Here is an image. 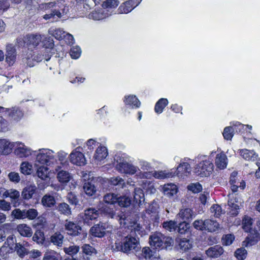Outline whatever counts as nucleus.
Returning a JSON list of instances; mask_svg holds the SVG:
<instances>
[{"mask_svg": "<svg viewBox=\"0 0 260 260\" xmlns=\"http://www.w3.org/2000/svg\"><path fill=\"white\" fill-rule=\"evenodd\" d=\"M115 250L127 254L135 253L141 250L139 238L132 236V234L124 237L119 243H115Z\"/></svg>", "mask_w": 260, "mask_h": 260, "instance_id": "f257e3e1", "label": "nucleus"}, {"mask_svg": "<svg viewBox=\"0 0 260 260\" xmlns=\"http://www.w3.org/2000/svg\"><path fill=\"white\" fill-rule=\"evenodd\" d=\"M149 243L151 246L155 249H171L174 240L170 237L165 236L160 233H156L150 236Z\"/></svg>", "mask_w": 260, "mask_h": 260, "instance_id": "f03ea898", "label": "nucleus"}, {"mask_svg": "<svg viewBox=\"0 0 260 260\" xmlns=\"http://www.w3.org/2000/svg\"><path fill=\"white\" fill-rule=\"evenodd\" d=\"M98 208L100 211V214H103L111 218H116L119 221L121 225L125 224V220L126 218L125 215L124 214H116L114 208L111 205L102 204L99 205Z\"/></svg>", "mask_w": 260, "mask_h": 260, "instance_id": "7ed1b4c3", "label": "nucleus"}, {"mask_svg": "<svg viewBox=\"0 0 260 260\" xmlns=\"http://www.w3.org/2000/svg\"><path fill=\"white\" fill-rule=\"evenodd\" d=\"M116 161V169L121 173L134 174L138 170V168L128 162L124 158L116 156L114 158Z\"/></svg>", "mask_w": 260, "mask_h": 260, "instance_id": "20e7f679", "label": "nucleus"}, {"mask_svg": "<svg viewBox=\"0 0 260 260\" xmlns=\"http://www.w3.org/2000/svg\"><path fill=\"white\" fill-rule=\"evenodd\" d=\"M103 180L101 177H93L91 180L84 183L83 188L85 194L92 198L95 197L97 188Z\"/></svg>", "mask_w": 260, "mask_h": 260, "instance_id": "39448f33", "label": "nucleus"}, {"mask_svg": "<svg viewBox=\"0 0 260 260\" xmlns=\"http://www.w3.org/2000/svg\"><path fill=\"white\" fill-rule=\"evenodd\" d=\"M213 165L210 160H204L198 164L194 169L197 175L202 177L208 176L213 170Z\"/></svg>", "mask_w": 260, "mask_h": 260, "instance_id": "423d86ee", "label": "nucleus"}, {"mask_svg": "<svg viewBox=\"0 0 260 260\" xmlns=\"http://www.w3.org/2000/svg\"><path fill=\"white\" fill-rule=\"evenodd\" d=\"M64 227L67 234L73 237L80 236L82 234V229L76 222L66 219L64 221Z\"/></svg>", "mask_w": 260, "mask_h": 260, "instance_id": "0eeeda50", "label": "nucleus"}, {"mask_svg": "<svg viewBox=\"0 0 260 260\" xmlns=\"http://www.w3.org/2000/svg\"><path fill=\"white\" fill-rule=\"evenodd\" d=\"M53 152L49 149H40L39 153L37 154L36 161L41 164H50L53 159Z\"/></svg>", "mask_w": 260, "mask_h": 260, "instance_id": "6e6552de", "label": "nucleus"}, {"mask_svg": "<svg viewBox=\"0 0 260 260\" xmlns=\"http://www.w3.org/2000/svg\"><path fill=\"white\" fill-rule=\"evenodd\" d=\"M108 229V225L106 223L100 222L90 228L89 233L93 237L101 238L106 235Z\"/></svg>", "mask_w": 260, "mask_h": 260, "instance_id": "1a4fd4ad", "label": "nucleus"}, {"mask_svg": "<svg viewBox=\"0 0 260 260\" xmlns=\"http://www.w3.org/2000/svg\"><path fill=\"white\" fill-rule=\"evenodd\" d=\"M79 148H77L70 154L71 162L77 166H82L86 164V160L84 155L79 151L77 150Z\"/></svg>", "mask_w": 260, "mask_h": 260, "instance_id": "9d476101", "label": "nucleus"}, {"mask_svg": "<svg viewBox=\"0 0 260 260\" xmlns=\"http://www.w3.org/2000/svg\"><path fill=\"white\" fill-rule=\"evenodd\" d=\"M15 154L19 157H27L31 154V150L22 143L15 142Z\"/></svg>", "mask_w": 260, "mask_h": 260, "instance_id": "9b49d317", "label": "nucleus"}, {"mask_svg": "<svg viewBox=\"0 0 260 260\" xmlns=\"http://www.w3.org/2000/svg\"><path fill=\"white\" fill-rule=\"evenodd\" d=\"M99 215V208L96 209L94 208H88L84 210L82 218L85 223H88L90 220L97 219Z\"/></svg>", "mask_w": 260, "mask_h": 260, "instance_id": "f8f14e48", "label": "nucleus"}, {"mask_svg": "<svg viewBox=\"0 0 260 260\" xmlns=\"http://www.w3.org/2000/svg\"><path fill=\"white\" fill-rule=\"evenodd\" d=\"M139 3V0H129L120 5L118 9L119 14H127L130 12Z\"/></svg>", "mask_w": 260, "mask_h": 260, "instance_id": "ddd939ff", "label": "nucleus"}, {"mask_svg": "<svg viewBox=\"0 0 260 260\" xmlns=\"http://www.w3.org/2000/svg\"><path fill=\"white\" fill-rule=\"evenodd\" d=\"M15 146V143H11L9 140L0 139V153L7 155L10 153L13 148Z\"/></svg>", "mask_w": 260, "mask_h": 260, "instance_id": "4468645a", "label": "nucleus"}, {"mask_svg": "<svg viewBox=\"0 0 260 260\" xmlns=\"http://www.w3.org/2000/svg\"><path fill=\"white\" fill-rule=\"evenodd\" d=\"M42 36L40 34H28L24 38V43L27 45L37 46L41 42Z\"/></svg>", "mask_w": 260, "mask_h": 260, "instance_id": "2eb2a0df", "label": "nucleus"}, {"mask_svg": "<svg viewBox=\"0 0 260 260\" xmlns=\"http://www.w3.org/2000/svg\"><path fill=\"white\" fill-rule=\"evenodd\" d=\"M37 188L35 184H30L25 186L21 192V197L23 199L28 200L33 198L36 193Z\"/></svg>", "mask_w": 260, "mask_h": 260, "instance_id": "dca6fc26", "label": "nucleus"}, {"mask_svg": "<svg viewBox=\"0 0 260 260\" xmlns=\"http://www.w3.org/2000/svg\"><path fill=\"white\" fill-rule=\"evenodd\" d=\"M223 251L224 250L221 246L216 245L206 250V254L209 257L217 258L223 254Z\"/></svg>", "mask_w": 260, "mask_h": 260, "instance_id": "f3484780", "label": "nucleus"}, {"mask_svg": "<svg viewBox=\"0 0 260 260\" xmlns=\"http://www.w3.org/2000/svg\"><path fill=\"white\" fill-rule=\"evenodd\" d=\"M110 184L112 187H115L116 190H120L123 188L125 185L124 180L119 176L111 177L105 181V183Z\"/></svg>", "mask_w": 260, "mask_h": 260, "instance_id": "a211bd4d", "label": "nucleus"}, {"mask_svg": "<svg viewBox=\"0 0 260 260\" xmlns=\"http://www.w3.org/2000/svg\"><path fill=\"white\" fill-rule=\"evenodd\" d=\"M6 61L10 64H13L16 59V50L12 44L8 45L6 47Z\"/></svg>", "mask_w": 260, "mask_h": 260, "instance_id": "6ab92c4d", "label": "nucleus"}, {"mask_svg": "<svg viewBox=\"0 0 260 260\" xmlns=\"http://www.w3.org/2000/svg\"><path fill=\"white\" fill-rule=\"evenodd\" d=\"M41 203L44 207L51 209L55 206L56 200L54 196L46 194L42 197Z\"/></svg>", "mask_w": 260, "mask_h": 260, "instance_id": "aec40b11", "label": "nucleus"}, {"mask_svg": "<svg viewBox=\"0 0 260 260\" xmlns=\"http://www.w3.org/2000/svg\"><path fill=\"white\" fill-rule=\"evenodd\" d=\"M60 167H57L55 169L56 172H58L57 178L59 182L63 184H66L71 180V176L70 174L64 170H60Z\"/></svg>", "mask_w": 260, "mask_h": 260, "instance_id": "412c9836", "label": "nucleus"}, {"mask_svg": "<svg viewBox=\"0 0 260 260\" xmlns=\"http://www.w3.org/2000/svg\"><path fill=\"white\" fill-rule=\"evenodd\" d=\"M191 171L190 165L187 162L180 164L177 168L176 174L178 177L187 176Z\"/></svg>", "mask_w": 260, "mask_h": 260, "instance_id": "4be33fe9", "label": "nucleus"}, {"mask_svg": "<svg viewBox=\"0 0 260 260\" xmlns=\"http://www.w3.org/2000/svg\"><path fill=\"white\" fill-rule=\"evenodd\" d=\"M215 163L218 168L224 169L226 167L228 164L226 155L223 152L217 154Z\"/></svg>", "mask_w": 260, "mask_h": 260, "instance_id": "5701e85b", "label": "nucleus"}, {"mask_svg": "<svg viewBox=\"0 0 260 260\" xmlns=\"http://www.w3.org/2000/svg\"><path fill=\"white\" fill-rule=\"evenodd\" d=\"M183 221H189L195 216L192 210L190 208H185L181 209L178 214Z\"/></svg>", "mask_w": 260, "mask_h": 260, "instance_id": "b1692460", "label": "nucleus"}, {"mask_svg": "<svg viewBox=\"0 0 260 260\" xmlns=\"http://www.w3.org/2000/svg\"><path fill=\"white\" fill-rule=\"evenodd\" d=\"M124 102L125 105H128L133 108H139L141 103L136 96L134 95H129L124 97Z\"/></svg>", "mask_w": 260, "mask_h": 260, "instance_id": "393cba45", "label": "nucleus"}, {"mask_svg": "<svg viewBox=\"0 0 260 260\" xmlns=\"http://www.w3.org/2000/svg\"><path fill=\"white\" fill-rule=\"evenodd\" d=\"M144 202V194L142 189L140 188H135L134 192V203L140 207Z\"/></svg>", "mask_w": 260, "mask_h": 260, "instance_id": "a878e982", "label": "nucleus"}, {"mask_svg": "<svg viewBox=\"0 0 260 260\" xmlns=\"http://www.w3.org/2000/svg\"><path fill=\"white\" fill-rule=\"evenodd\" d=\"M240 155L245 160L254 161L257 155L253 150L246 149L240 150Z\"/></svg>", "mask_w": 260, "mask_h": 260, "instance_id": "bb28decb", "label": "nucleus"}, {"mask_svg": "<svg viewBox=\"0 0 260 260\" xmlns=\"http://www.w3.org/2000/svg\"><path fill=\"white\" fill-rule=\"evenodd\" d=\"M9 117L14 120L19 121L23 116V112L18 107H14L8 109Z\"/></svg>", "mask_w": 260, "mask_h": 260, "instance_id": "cd10ccee", "label": "nucleus"}, {"mask_svg": "<svg viewBox=\"0 0 260 260\" xmlns=\"http://www.w3.org/2000/svg\"><path fill=\"white\" fill-rule=\"evenodd\" d=\"M204 225V230L210 232H215L219 229V224L217 221L209 219L205 220Z\"/></svg>", "mask_w": 260, "mask_h": 260, "instance_id": "c85d7f7f", "label": "nucleus"}, {"mask_svg": "<svg viewBox=\"0 0 260 260\" xmlns=\"http://www.w3.org/2000/svg\"><path fill=\"white\" fill-rule=\"evenodd\" d=\"M17 231L23 237H30L32 234L31 228L26 224H19L17 226Z\"/></svg>", "mask_w": 260, "mask_h": 260, "instance_id": "c756f323", "label": "nucleus"}, {"mask_svg": "<svg viewBox=\"0 0 260 260\" xmlns=\"http://www.w3.org/2000/svg\"><path fill=\"white\" fill-rule=\"evenodd\" d=\"M56 209L61 214L66 216H69L72 214L71 208L66 203L62 202L57 204Z\"/></svg>", "mask_w": 260, "mask_h": 260, "instance_id": "7c9ffc66", "label": "nucleus"}, {"mask_svg": "<svg viewBox=\"0 0 260 260\" xmlns=\"http://www.w3.org/2000/svg\"><path fill=\"white\" fill-rule=\"evenodd\" d=\"M118 194L114 193H107L103 197V202L109 205H114L117 203Z\"/></svg>", "mask_w": 260, "mask_h": 260, "instance_id": "2f4dec72", "label": "nucleus"}, {"mask_svg": "<svg viewBox=\"0 0 260 260\" xmlns=\"http://www.w3.org/2000/svg\"><path fill=\"white\" fill-rule=\"evenodd\" d=\"M236 202V199H230L228 203L230 209L229 214L231 216H236L239 213V206Z\"/></svg>", "mask_w": 260, "mask_h": 260, "instance_id": "473e14b6", "label": "nucleus"}, {"mask_svg": "<svg viewBox=\"0 0 260 260\" xmlns=\"http://www.w3.org/2000/svg\"><path fill=\"white\" fill-rule=\"evenodd\" d=\"M63 239V235L57 232L50 237V242L58 247H60L62 245Z\"/></svg>", "mask_w": 260, "mask_h": 260, "instance_id": "72a5a7b5", "label": "nucleus"}, {"mask_svg": "<svg viewBox=\"0 0 260 260\" xmlns=\"http://www.w3.org/2000/svg\"><path fill=\"white\" fill-rule=\"evenodd\" d=\"M108 155L107 148L105 147H99L95 151L93 158L98 161L105 158Z\"/></svg>", "mask_w": 260, "mask_h": 260, "instance_id": "f704fd0d", "label": "nucleus"}, {"mask_svg": "<svg viewBox=\"0 0 260 260\" xmlns=\"http://www.w3.org/2000/svg\"><path fill=\"white\" fill-rule=\"evenodd\" d=\"M177 192V186L174 184H168L165 185L164 186V194L168 197L174 196Z\"/></svg>", "mask_w": 260, "mask_h": 260, "instance_id": "c9c22d12", "label": "nucleus"}, {"mask_svg": "<svg viewBox=\"0 0 260 260\" xmlns=\"http://www.w3.org/2000/svg\"><path fill=\"white\" fill-rule=\"evenodd\" d=\"M117 203L121 207L127 208L132 204V200L128 196H118Z\"/></svg>", "mask_w": 260, "mask_h": 260, "instance_id": "e433bc0d", "label": "nucleus"}, {"mask_svg": "<svg viewBox=\"0 0 260 260\" xmlns=\"http://www.w3.org/2000/svg\"><path fill=\"white\" fill-rule=\"evenodd\" d=\"M168 104V101L167 99H160L155 104V112L158 114L161 113Z\"/></svg>", "mask_w": 260, "mask_h": 260, "instance_id": "4c0bfd02", "label": "nucleus"}, {"mask_svg": "<svg viewBox=\"0 0 260 260\" xmlns=\"http://www.w3.org/2000/svg\"><path fill=\"white\" fill-rule=\"evenodd\" d=\"M6 241L1 247V249L4 248L9 247L11 250L13 249L14 244H16V240L15 237L13 235H10L7 238L6 237Z\"/></svg>", "mask_w": 260, "mask_h": 260, "instance_id": "58836bf2", "label": "nucleus"}, {"mask_svg": "<svg viewBox=\"0 0 260 260\" xmlns=\"http://www.w3.org/2000/svg\"><path fill=\"white\" fill-rule=\"evenodd\" d=\"M242 225L245 232H250L252 229V219L248 216H245L242 219Z\"/></svg>", "mask_w": 260, "mask_h": 260, "instance_id": "ea45409f", "label": "nucleus"}, {"mask_svg": "<svg viewBox=\"0 0 260 260\" xmlns=\"http://www.w3.org/2000/svg\"><path fill=\"white\" fill-rule=\"evenodd\" d=\"M49 33L57 40L62 39L66 32L60 28H51L49 30Z\"/></svg>", "mask_w": 260, "mask_h": 260, "instance_id": "a19ab883", "label": "nucleus"}, {"mask_svg": "<svg viewBox=\"0 0 260 260\" xmlns=\"http://www.w3.org/2000/svg\"><path fill=\"white\" fill-rule=\"evenodd\" d=\"M152 175L156 179H162L172 176V173L167 171H158L152 172Z\"/></svg>", "mask_w": 260, "mask_h": 260, "instance_id": "79ce46f5", "label": "nucleus"}, {"mask_svg": "<svg viewBox=\"0 0 260 260\" xmlns=\"http://www.w3.org/2000/svg\"><path fill=\"white\" fill-rule=\"evenodd\" d=\"M162 227L170 232H175L177 230V224L173 220L166 221L163 222Z\"/></svg>", "mask_w": 260, "mask_h": 260, "instance_id": "37998d69", "label": "nucleus"}, {"mask_svg": "<svg viewBox=\"0 0 260 260\" xmlns=\"http://www.w3.org/2000/svg\"><path fill=\"white\" fill-rule=\"evenodd\" d=\"M234 256L239 260H244L247 256V251L244 247L238 248L234 252Z\"/></svg>", "mask_w": 260, "mask_h": 260, "instance_id": "c03bdc74", "label": "nucleus"}, {"mask_svg": "<svg viewBox=\"0 0 260 260\" xmlns=\"http://www.w3.org/2000/svg\"><path fill=\"white\" fill-rule=\"evenodd\" d=\"M235 239V236L233 234H228L223 235L221 238L222 245L225 246H230Z\"/></svg>", "mask_w": 260, "mask_h": 260, "instance_id": "a18cd8bd", "label": "nucleus"}, {"mask_svg": "<svg viewBox=\"0 0 260 260\" xmlns=\"http://www.w3.org/2000/svg\"><path fill=\"white\" fill-rule=\"evenodd\" d=\"M61 17V13L56 10L52 11L50 13L45 14L43 18L46 20L51 19V22L57 21Z\"/></svg>", "mask_w": 260, "mask_h": 260, "instance_id": "49530a36", "label": "nucleus"}, {"mask_svg": "<svg viewBox=\"0 0 260 260\" xmlns=\"http://www.w3.org/2000/svg\"><path fill=\"white\" fill-rule=\"evenodd\" d=\"M37 174L40 178L45 180L48 177V169L46 167L41 166L38 168Z\"/></svg>", "mask_w": 260, "mask_h": 260, "instance_id": "de8ad7c7", "label": "nucleus"}, {"mask_svg": "<svg viewBox=\"0 0 260 260\" xmlns=\"http://www.w3.org/2000/svg\"><path fill=\"white\" fill-rule=\"evenodd\" d=\"M14 248L19 256L21 257H23L25 254H27V250L25 247V244H22L20 243H16Z\"/></svg>", "mask_w": 260, "mask_h": 260, "instance_id": "09e8293b", "label": "nucleus"}, {"mask_svg": "<svg viewBox=\"0 0 260 260\" xmlns=\"http://www.w3.org/2000/svg\"><path fill=\"white\" fill-rule=\"evenodd\" d=\"M82 250L83 253L86 255L92 256L96 253L95 249L89 244H84L82 246Z\"/></svg>", "mask_w": 260, "mask_h": 260, "instance_id": "8fccbe9b", "label": "nucleus"}, {"mask_svg": "<svg viewBox=\"0 0 260 260\" xmlns=\"http://www.w3.org/2000/svg\"><path fill=\"white\" fill-rule=\"evenodd\" d=\"M11 216L17 219H24L25 218V210H20L17 208L13 210L11 212Z\"/></svg>", "mask_w": 260, "mask_h": 260, "instance_id": "3c124183", "label": "nucleus"}, {"mask_svg": "<svg viewBox=\"0 0 260 260\" xmlns=\"http://www.w3.org/2000/svg\"><path fill=\"white\" fill-rule=\"evenodd\" d=\"M179 246L180 249L184 251H187L192 247V244L189 240L185 238H183L180 240Z\"/></svg>", "mask_w": 260, "mask_h": 260, "instance_id": "603ef678", "label": "nucleus"}, {"mask_svg": "<svg viewBox=\"0 0 260 260\" xmlns=\"http://www.w3.org/2000/svg\"><path fill=\"white\" fill-rule=\"evenodd\" d=\"M33 241L38 244H43L45 240L44 234L40 230H37L32 237Z\"/></svg>", "mask_w": 260, "mask_h": 260, "instance_id": "864d4df0", "label": "nucleus"}, {"mask_svg": "<svg viewBox=\"0 0 260 260\" xmlns=\"http://www.w3.org/2000/svg\"><path fill=\"white\" fill-rule=\"evenodd\" d=\"M106 14L107 13L105 14L104 11L102 10L98 11L92 12L89 14V17L95 20H102L106 18Z\"/></svg>", "mask_w": 260, "mask_h": 260, "instance_id": "5fc2aeb1", "label": "nucleus"}, {"mask_svg": "<svg viewBox=\"0 0 260 260\" xmlns=\"http://www.w3.org/2000/svg\"><path fill=\"white\" fill-rule=\"evenodd\" d=\"M189 227L190 226L188 222L183 221L180 222L178 225L177 224L176 231L180 234H185L187 232Z\"/></svg>", "mask_w": 260, "mask_h": 260, "instance_id": "6e6d98bb", "label": "nucleus"}, {"mask_svg": "<svg viewBox=\"0 0 260 260\" xmlns=\"http://www.w3.org/2000/svg\"><path fill=\"white\" fill-rule=\"evenodd\" d=\"M32 166L28 162L21 163L20 170L21 172L24 175H28L31 173Z\"/></svg>", "mask_w": 260, "mask_h": 260, "instance_id": "4d7b16f0", "label": "nucleus"}, {"mask_svg": "<svg viewBox=\"0 0 260 260\" xmlns=\"http://www.w3.org/2000/svg\"><path fill=\"white\" fill-rule=\"evenodd\" d=\"M234 128L232 126L225 127L222 133L224 138L226 140H232L234 136Z\"/></svg>", "mask_w": 260, "mask_h": 260, "instance_id": "13d9d810", "label": "nucleus"}, {"mask_svg": "<svg viewBox=\"0 0 260 260\" xmlns=\"http://www.w3.org/2000/svg\"><path fill=\"white\" fill-rule=\"evenodd\" d=\"M80 248L79 246L73 245L69 247H64L63 248L64 252L70 255L73 257V255L77 254L79 251Z\"/></svg>", "mask_w": 260, "mask_h": 260, "instance_id": "bf43d9fd", "label": "nucleus"}, {"mask_svg": "<svg viewBox=\"0 0 260 260\" xmlns=\"http://www.w3.org/2000/svg\"><path fill=\"white\" fill-rule=\"evenodd\" d=\"M81 53L80 48L78 46H73L70 49V55L73 59L78 58Z\"/></svg>", "mask_w": 260, "mask_h": 260, "instance_id": "052dcab7", "label": "nucleus"}, {"mask_svg": "<svg viewBox=\"0 0 260 260\" xmlns=\"http://www.w3.org/2000/svg\"><path fill=\"white\" fill-rule=\"evenodd\" d=\"M210 211L214 213L215 217H219L220 215L223 213L221 207L218 204H214L210 208Z\"/></svg>", "mask_w": 260, "mask_h": 260, "instance_id": "680f3d73", "label": "nucleus"}, {"mask_svg": "<svg viewBox=\"0 0 260 260\" xmlns=\"http://www.w3.org/2000/svg\"><path fill=\"white\" fill-rule=\"evenodd\" d=\"M38 213L35 209H29L27 210H25V218L29 220H33L38 216Z\"/></svg>", "mask_w": 260, "mask_h": 260, "instance_id": "e2e57ef3", "label": "nucleus"}, {"mask_svg": "<svg viewBox=\"0 0 260 260\" xmlns=\"http://www.w3.org/2000/svg\"><path fill=\"white\" fill-rule=\"evenodd\" d=\"M67 200L69 203L73 205L77 206L78 204L79 201L77 196L72 192H70L68 194Z\"/></svg>", "mask_w": 260, "mask_h": 260, "instance_id": "0e129e2a", "label": "nucleus"}, {"mask_svg": "<svg viewBox=\"0 0 260 260\" xmlns=\"http://www.w3.org/2000/svg\"><path fill=\"white\" fill-rule=\"evenodd\" d=\"M187 189L191 191L193 193H198L202 189L201 184L197 182L196 183H192L187 186Z\"/></svg>", "mask_w": 260, "mask_h": 260, "instance_id": "69168bd1", "label": "nucleus"}, {"mask_svg": "<svg viewBox=\"0 0 260 260\" xmlns=\"http://www.w3.org/2000/svg\"><path fill=\"white\" fill-rule=\"evenodd\" d=\"M9 180L15 183H18L20 180V177L18 173L11 172L8 174Z\"/></svg>", "mask_w": 260, "mask_h": 260, "instance_id": "338daca9", "label": "nucleus"}, {"mask_svg": "<svg viewBox=\"0 0 260 260\" xmlns=\"http://www.w3.org/2000/svg\"><path fill=\"white\" fill-rule=\"evenodd\" d=\"M11 204L5 200H0V209L4 211H8L11 210Z\"/></svg>", "mask_w": 260, "mask_h": 260, "instance_id": "774afa93", "label": "nucleus"}]
</instances>
